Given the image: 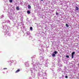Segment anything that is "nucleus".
<instances>
[{"label": "nucleus", "mask_w": 79, "mask_h": 79, "mask_svg": "<svg viewBox=\"0 0 79 79\" xmlns=\"http://www.w3.org/2000/svg\"><path fill=\"white\" fill-rule=\"evenodd\" d=\"M66 58H69V56H68V55L66 56Z\"/></svg>", "instance_id": "obj_13"}, {"label": "nucleus", "mask_w": 79, "mask_h": 79, "mask_svg": "<svg viewBox=\"0 0 79 79\" xmlns=\"http://www.w3.org/2000/svg\"><path fill=\"white\" fill-rule=\"evenodd\" d=\"M28 9H31V6L30 5H29L28 6Z\"/></svg>", "instance_id": "obj_2"}, {"label": "nucleus", "mask_w": 79, "mask_h": 79, "mask_svg": "<svg viewBox=\"0 0 79 79\" xmlns=\"http://www.w3.org/2000/svg\"><path fill=\"white\" fill-rule=\"evenodd\" d=\"M41 1H43L44 0H41Z\"/></svg>", "instance_id": "obj_17"}, {"label": "nucleus", "mask_w": 79, "mask_h": 79, "mask_svg": "<svg viewBox=\"0 0 79 79\" xmlns=\"http://www.w3.org/2000/svg\"><path fill=\"white\" fill-rule=\"evenodd\" d=\"M65 78H68V76H66L65 77Z\"/></svg>", "instance_id": "obj_16"}, {"label": "nucleus", "mask_w": 79, "mask_h": 79, "mask_svg": "<svg viewBox=\"0 0 79 79\" xmlns=\"http://www.w3.org/2000/svg\"><path fill=\"white\" fill-rule=\"evenodd\" d=\"M66 26L67 27H69V26L67 23H66Z\"/></svg>", "instance_id": "obj_7"}, {"label": "nucleus", "mask_w": 79, "mask_h": 79, "mask_svg": "<svg viewBox=\"0 0 79 79\" xmlns=\"http://www.w3.org/2000/svg\"><path fill=\"white\" fill-rule=\"evenodd\" d=\"M74 57V55H72V58H73Z\"/></svg>", "instance_id": "obj_12"}, {"label": "nucleus", "mask_w": 79, "mask_h": 79, "mask_svg": "<svg viewBox=\"0 0 79 79\" xmlns=\"http://www.w3.org/2000/svg\"><path fill=\"white\" fill-rule=\"evenodd\" d=\"M76 10H77V11L79 10V8H78V7H77V6H76Z\"/></svg>", "instance_id": "obj_3"}, {"label": "nucleus", "mask_w": 79, "mask_h": 79, "mask_svg": "<svg viewBox=\"0 0 79 79\" xmlns=\"http://www.w3.org/2000/svg\"><path fill=\"white\" fill-rule=\"evenodd\" d=\"M10 3H12L13 2V0H10Z\"/></svg>", "instance_id": "obj_11"}, {"label": "nucleus", "mask_w": 79, "mask_h": 79, "mask_svg": "<svg viewBox=\"0 0 79 79\" xmlns=\"http://www.w3.org/2000/svg\"><path fill=\"white\" fill-rule=\"evenodd\" d=\"M3 69L4 70L7 69L6 68H3Z\"/></svg>", "instance_id": "obj_15"}, {"label": "nucleus", "mask_w": 79, "mask_h": 79, "mask_svg": "<svg viewBox=\"0 0 79 79\" xmlns=\"http://www.w3.org/2000/svg\"><path fill=\"white\" fill-rule=\"evenodd\" d=\"M75 54V52H73L72 53V55H74Z\"/></svg>", "instance_id": "obj_4"}, {"label": "nucleus", "mask_w": 79, "mask_h": 79, "mask_svg": "<svg viewBox=\"0 0 79 79\" xmlns=\"http://www.w3.org/2000/svg\"><path fill=\"white\" fill-rule=\"evenodd\" d=\"M52 56H53V57H55V56H56L55 54L54 53L52 54Z\"/></svg>", "instance_id": "obj_6"}, {"label": "nucleus", "mask_w": 79, "mask_h": 79, "mask_svg": "<svg viewBox=\"0 0 79 79\" xmlns=\"http://www.w3.org/2000/svg\"><path fill=\"white\" fill-rule=\"evenodd\" d=\"M30 29L31 31H32V27H30Z\"/></svg>", "instance_id": "obj_8"}, {"label": "nucleus", "mask_w": 79, "mask_h": 79, "mask_svg": "<svg viewBox=\"0 0 79 79\" xmlns=\"http://www.w3.org/2000/svg\"><path fill=\"white\" fill-rule=\"evenodd\" d=\"M56 15H58V13L56 12Z\"/></svg>", "instance_id": "obj_14"}, {"label": "nucleus", "mask_w": 79, "mask_h": 79, "mask_svg": "<svg viewBox=\"0 0 79 79\" xmlns=\"http://www.w3.org/2000/svg\"><path fill=\"white\" fill-rule=\"evenodd\" d=\"M78 65H79V64H78Z\"/></svg>", "instance_id": "obj_18"}, {"label": "nucleus", "mask_w": 79, "mask_h": 79, "mask_svg": "<svg viewBox=\"0 0 79 79\" xmlns=\"http://www.w3.org/2000/svg\"><path fill=\"white\" fill-rule=\"evenodd\" d=\"M27 13H28V14H30L31 13V12L29 10H28L27 11Z\"/></svg>", "instance_id": "obj_5"}, {"label": "nucleus", "mask_w": 79, "mask_h": 79, "mask_svg": "<svg viewBox=\"0 0 79 79\" xmlns=\"http://www.w3.org/2000/svg\"><path fill=\"white\" fill-rule=\"evenodd\" d=\"M54 53L55 54H57V51H54Z\"/></svg>", "instance_id": "obj_10"}, {"label": "nucleus", "mask_w": 79, "mask_h": 79, "mask_svg": "<svg viewBox=\"0 0 79 79\" xmlns=\"http://www.w3.org/2000/svg\"><path fill=\"white\" fill-rule=\"evenodd\" d=\"M17 10H19V7H17L16 8Z\"/></svg>", "instance_id": "obj_9"}, {"label": "nucleus", "mask_w": 79, "mask_h": 79, "mask_svg": "<svg viewBox=\"0 0 79 79\" xmlns=\"http://www.w3.org/2000/svg\"><path fill=\"white\" fill-rule=\"evenodd\" d=\"M20 71V69H18L16 72L15 73H18L19 71Z\"/></svg>", "instance_id": "obj_1"}]
</instances>
